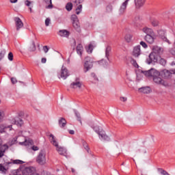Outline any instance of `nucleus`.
Listing matches in <instances>:
<instances>
[{
  "mask_svg": "<svg viewBox=\"0 0 175 175\" xmlns=\"http://www.w3.org/2000/svg\"><path fill=\"white\" fill-rule=\"evenodd\" d=\"M49 137H51V143L53 144V146H55V147L57 148V151L59 152L60 155H64V157H66V150L64 147H59L58 142L55 139V137L54 135L51 134L49 135Z\"/></svg>",
  "mask_w": 175,
  "mask_h": 175,
  "instance_id": "nucleus-1",
  "label": "nucleus"
},
{
  "mask_svg": "<svg viewBox=\"0 0 175 175\" xmlns=\"http://www.w3.org/2000/svg\"><path fill=\"white\" fill-rule=\"evenodd\" d=\"M93 129L96 133H97L99 136V138L101 139V140H105V142H109L110 140V137L106 135V133L103 129H100L99 126H96L93 127Z\"/></svg>",
  "mask_w": 175,
  "mask_h": 175,
  "instance_id": "nucleus-2",
  "label": "nucleus"
},
{
  "mask_svg": "<svg viewBox=\"0 0 175 175\" xmlns=\"http://www.w3.org/2000/svg\"><path fill=\"white\" fill-rule=\"evenodd\" d=\"M47 159L46 158V151L41 150L36 157V162L38 165L43 166L46 165Z\"/></svg>",
  "mask_w": 175,
  "mask_h": 175,
  "instance_id": "nucleus-3",
  "label": "nucleus"
},
{
  "mask_svg": "<svg viewBox=\"0 0 175 175\" xmlns=\"http://www.w3.org/2000/svg\"><path fill=\"white\" fill-rule=\"evenodd\" d=\"M161 74L159 73V71H157V74H154L153 75V81L154 83H155L156 84H159V85H163L164 87H167V85H169V83H167V81L162 79V78H161Z\"/></svg>",
  "mask_w": 175,
  "mask_h": 175,
  "instance_id": "nucleus-4",
  "label": "nucleus"
},
{
  "mask_svg": "<svg viewBox=\"0 0 175 175\" xmlns=\"http://www.w3.org/2000/svg\"><path fill=\"white\" fill-rule=\"evenodd\" d=\"M71 21L72 23L73 28L75 29V31H77V32H81V27H80V22L79 21L77 15H72Z\"/></svg>",
  "mask_w": 175,
  "mask_h": 175,
  "instance_id": "nucleus-5",
  "label": "nucleus"
},
{
  "mask_svg": "<svg viewBox=\"0 0 175 175\" xmlns=\"http://www.w3.org/2000/svg\"><path fill=\"white\" fill-rule=\"evenodd\" d=\"M93 62H94L92 61V58L90 57H86L85 58V62L83 64V71L85 73H87L88 70L92 69V67L94 66Z\"/></svg>",
  "mask_w": 175,
  "mask_h": 175,
  "instance_id": "nucleus-6",
  "label": "nucleus"
},
{
  "mask_svg": "<svg viewBox=\"0 0 175 175\" xmlns=\"http://www.w3.org/2000/svg\"><path fill=\"white\" fill-rule=\"evenodd\" d=\"M16 172L14 175H36V169L33 167H28L25 168L21 172Z\"/></svg>",
  "mask_w": 175,
  "mask_h": 175,
  "instance_id": "nucleus-7",
  "label": "nucleus"
},
{
  "mask_svg": "<svg viewBox=\"0 0 175 175\" xmlns=\"http://www.w3.org/2000/svg\"><path fill=\"white\" fill-rule=\"evenodd\" d=\"M158 58H159V55L152 52L149 55V57L146 59V63L150 65L152 62H158Z\"/></svg>",
  "mask_w": 175,
  "mask_h": 175,
  "instance_id": "nucleus-8",
  "label": "nucleus"
},
{
  "mask_svg": "<svg viewBox=\"0 0 175 175\" xmlns=\"http://www.w3.org/2000/svg\"><path fill=\"white\" fill-rule=\"evenodd\" d=\"M83 2H84V0H75L74 1V5L77 6L75 10L76 14H80V13H81V10H83V5L81 3H83Z\"/></svg>",
  "mask_w": 175,
  "mask_h": 175,
  "instance_id": "nucleus-9",
  "label": "nucleus"
},
{
  "mask_svg": "<svg viewBox=\"0 0 175 175\" xmlns=\"http://www.w3.org/2000/svg\"><path fill=\"white\" fill-rule=\"evenodd\" d=\"M9 150V146L6 144H2V139H0V158L5 157V153Z\"/></svg>",
  "mask_w": 175,
  "mask_h": 175,
  "instance_id": "nucleus-10",
  "label": "nucleus"
},
{
  "mask_svg": "<svg viewBox=\"0 0 175 175\" xmlns=\"http://www.w3.org/2000/svg\"><path fill=\"white\" fill-rule=\"evenodd\" d=\"M81 85H83V83H81V81H80V78H76L75 81H73L70 87V88H73L74 90H76L77 88H81Z\"/></svg>",
  "mask_w": 175,
  "mask_h": 175,
  "instance_id": "nucleus-11",
  "label": "nucleus"
},
{
  "mask_svg": "<svg viewBox=\"0 0 175 175\" xmlns=\"http://www.w3.org/2000/svg\"><path fill=\"white\" fill-rule=\"evenodd\" d=\"M142 73H143L146 77H153L154 75H158V70L151 68L146 71L142 70Z\"/></svg>",
  "mask_w": 175,
  "mask_h": 175,
  "instance_id": "nucleus-12",
  "label": "nucleus"
},
{
  "mask_svg": "<svg viewBox=\"0 0 175 175\" xmlns=\"http://www.w3.org/2000/svg\"><path fill=\"white\" fill-rule=\"evenodd\" d=\"M15 22V25L16 27V31H20L23 27H24V23H23V21L18 17H15L14 19Z\"/></svg>",
  "mask_w": 175,
  "mask_h": 175,
  "instance_id": "nucleus-13",
  "label": "nucleus"
},
{
  "mask_svg": "<svg viewBox=\"0 0 175 175\" xmlns=\"http://www.w3.org/2000/svg\"><path fill=\"white\" fill-rule=\"evenodd\" d=\"M155 39H157V36L155 34L153 35H146L144 37V40L147 43L150 44H152L154 43Z\"/></svg>",
  "mask_w": 175,
  "mask_h": 175,
  "instance_id": "nucleus-14",
  "label": "nucleus"
},
{
  "mask_svg": "<svg viewBox=\"0 0 175 175\" xmlns=\"http://www.w3.org/2000/svg\"><path fill=\"white\" fill-rule=\"evenodd\" d=\"M68 76H69V71L68 70V68L62 66L61 72H60V77H62V79L65 80Z\"/></svg>",
  "mask_w": 175,
  "mask_h": 175,
  "instance_id": "nucleus-15",
  "label": "nucleus"
},
{
  "mask_svg": "<svg viewBox=\"0 0 175 175\" xmlns=\"http://www.w3.org/2000/svg\"><path fill=\"white\" fill-rule=\"evenodd\" d=\"M154 54H156L159 56L163 53V49L161 48V46H158L157 45H154L152 46V52Z\"/></svg>",
  "mask_w": 175,
  "mask_h": 175,
  "instance_id": "nucleus-16",
  "label": "nucleus"
},
{
  "mask_svg": "<svg viewBox=\"0 0 175 175\" xmlns=\"http://www.w3.org/2000/svg\"><path fill=\"white\" fill-rule=\"evenodd\" d=\"M158 34L159 36L164 41V42H167V43H168L169 44H170V41H169V40H167V38H166V36L165 35H166V32L164 30H159L158 31Z\"/></svg>",
  "mask_w": 175,
  "mask_h": 175,
  "instance_id": "nucleus-17",
  "label": "nucleus"
},
{
  "mask_svg": "<svg viewBox=\"0 0 175 175\" xmlns=\"http://www.w3.org/2000/svg\"><path fill=\"white\" fill-rule=\"evenodd\" d=\"M129 2V0H126L124 3H122L120 9V14H124V13H125V10H126V6H128Z\"/></svg>",
  "mask_w": 175,
  "mask_h": 175,
  "instance_id": "nucleus-18",
  "label": "nucleus"
},
{
  "mask_svg": "<svg viewBox=\"0 0 175 175\" xmlns=\"http://www.w3.org/2000/svg\"><path fill=\"white\" fill-rule=\"evenodd\" d=\"M12 124H14V125H17V126H23V124H24V122L22 119L18 118V119H12Z\"/></svg>",
  "mask_w": 175,
  "mask_h": 175,
  "instance_id": "nucleus-19",
  "label": "nucleus"
},
{
  "mask_svg": "<svg viewBox=\"0 0 175 175\" xmlns=\"http://www.w3.org/2000/svg\"><path fill=\"white\" fill-rule=\"evenodd\" d=\"M140 54H142V52L140 51V45L135 46L133 51V55L134 57H139Z\"/></svg>",
  "mask_w": 175,
  "mask_h": 175,
  "instance_id": "nucleus-20",
  "label": "nucleus"
},
{
  "mask_svg": "<svg viewBox=\"0 0 175 175\" xmlns=\"http://www.w3.org/2000/svg\"><path fill=\"white\" fill-rule=\"evenodd\" d=\"M142 32L146 33V35H154V30L152 29L145 27L142 29Z\"/></svg>",
  "mask_w": 175,
  "mask_h": 175,
  "instance_id": "nucleus-21",
  "label": "nucleus"
},
{
  "mask_svg": "<svg viewBox=\"0 0 175 175\" xmlns=\"http://www.w3.org/2000/svg\"><path fill=\"white\" fill-rule=\"evenodd\" d=\"M111 53V46H107L105 49V57L108 61H110V54Z\"/></svg>",
  "mask_w": 175,
  "mask_h": 175,
  "instance_id": "nucleus-22",
  "label": "nucleus"
},
{
  "mask_svg": "<svg viewBox=\"0 0 175 175\" xmlns=\"http://www.w3.org/2000/svg\"><path fill=\"white\" fill-rule=\"evenodd\" d=\"M146 3V0H135V7L139 9Z\"/></svg>",
  "mask_w": 175,
  "mask_h": 175,
  "instance_id": "nucleus-23",
  "label": "nucleus"
},
{
  "mask_svg": "<svg viewBox=\"0 0 175 175\" xmlns=\"http://www.w3.org/2000/svg\"><path fill=\"white\" fill-rule=\"evenodd\" d=\"M59 36H62L63 38H68V36L70 35V33H69L68 30L63 29L59 31Z\"/></svg>",
  "mask_w": 175,
  "mask_h": 175,
  "instance_id": "nucleus-24",
  "label": "nucleus"
},
{
  "mask_svg": "<svg viewBox=\"0 0 175 175\" xmlns=\"http://www.w3.org/2000/svg\"><path fill=\"white\" fill-rule=\"evenodd\" d=\"M139 91L143 94H150L151 92V88L150 87L141 88L139 89Z\"/></svg>",
  "mask_w": 175,
  "mask_h": 175,
  "instance_id": "nucleus-25",
  "label": "nucleus"
},
{
  "mask_svg": "<svg viewBox=\"0 0 175 175\" xmlns=\"http://www.w3.org/2000/svg\"><path fill=\"white\" fill-rule=\"evenodd\" d=\"M161 75L165 77V79H169L170 76H172V72L167 70H163L161 72Z\"/></svg>",
  "mask_w": 175,
  "mask_h": 175,
  "instance_id": "nucleus-26",
  "label": "nucleus"
},
{
  "mask_svg": "<svg viewBox=\"0 0 175 175\" xmlns=\"http://www.w3.org/2000/svg\"><path fill=\"white\" fill-rule=\"evenodd\" d=\"M44 1L45 2V3H46V9H53V8H54V5H53V2L51 1V0H44Z\"/></svg>",
  "mask_w": 175,
  "mask_h": 175,
  "instance_id": "nucleus-27",
  "label": "nucleus"
},
{
  "mask_svg": "<svg viewBox=\"0 0 175 175\" xmlns=\"http://www.w3.org/2000/svg\"><path fill=\"white\" fill-rule=\"evenodd\" d=\"M76 49H77V54H79V55H82V54H83V45L81 44H78L77 46Z\"/></svg>",
  "mask_w": 175,
  "mask_h": 175,
  "instance_id": "nucleus-28",
  "label": "nucleus"
},
{
  "mask_svg": "<svg viewBox=\"0 0 175 175\" xmlns=\"http://www.w3.org/2000/svg\"><path fill=\"white\" fill-rule=\"evenodd\" d=\"M59 125L60 128H64L65 125H66V120L64 118H61L59 120Z\"/></svg>",
  "mask_w": 175,
  "mask_h": 175,
  "instance_id": "nucleus-29",
  "label": "nucleus"
},
{
  "mask_svg": "<svg viewBox=\"0 0 175 175\" xmlns=\"http://www.w3.org/2000/svg\"><path fill=\"white\" fill-rule=\"evenodd\" d=\"M132 38H133L132 34H126L124 37V39L127 43H131V42H132Z\"/></svg>",
  "mask_w": 175,
  "mask_h": 175,
  "instance_id": "nucleus-30",
  "label": "nucleus"
},
{
  "mask_svg": "<svg viewBox=\"0 0 175 175\" xmlns=\"http://www.w3.org/2000/svg\"><path fill=\"white\" fill-rule=\"evenodd\" d=\"M66 9L68 10V12H70V10L73 9V4L70 2L67 3L66 5Z\"/></svg>",
  "mask_w": 175,
  "mask_h": 175,
  "instance_id": "nucleus-31",
  "label": "nucleus"
},
{
  "mask_svg": "<svg viewBox=\"0 0 175 175\" xmlns=\"http://www.w3.org/2000/svg\"><path fill=\"white\" fill-rule=\"evenodd\" d=\"M83 146L85 150L87 151V152L88 154H91V150H90V147L88 146V144H87V142H83Z\"/></svg>",
  "mask_w": 175,
  "mask_h": 175,
  "instance_id": "nucleus-32",
  "label": "nucleus"
},
{
  "mask_svg": "<svg viewBox=\"0 0 175 175\" xmlns=\"http://www.w3.org/2000/svg\"><path fill=\"white\" fill-rule=\"evenodd\" d=\"M8 170H6V167L3 166V165L0 164V173H2L3 174H6V172Z\"/></svg>",
  "mask_w": 175,
  "mask_h": 175,
  "instance_id": "nucleus-33",
  "label": "nucleus"
},
{
  "mask_svg": "<svg viewBox=\"0 0 175 175\" xmlns=\"http://www.w3.org/2000/svg\"><path fill=\"white\" fill-rule=\"evenodd\" d=\"M87 50V53H88L89 54H91V53H92V51L94 50V45L92 44H90Z\"/></svg>",
  "mask_w": 175,
  "mask_h": 175,
  "instance_id": "nucleus-34",
  "label": "nucleus"
},
{
  "mask_svg": "<svg viewBox=\"0 0 175 175\" xmlns=\"http://www.w3.org/2000/svg\"><path fill=\"white\" fill-rule=\"evenodd\" d=\"M151 24L152 27H158V25H159V21H158V20L153 19L151 21Z\"/></svg>",
  "mask_w": 175,
  "mask_h": 175,
  "instance_id": "nucleus-35",
  "label": "nucleus"
},
{
  "mask_svg": "<svg viewBox=\"0 0 175 175\" xmlns=\"http://www.w3.org/2000/svg\"><path fill=\"white\" fill-rule=\"evenodd\" d=\"M12 163H14V165H23V163H24V161L19 159H16V160H13Z\"/></svg>",
  "mask_w": 175,
  "mask_h": 175,
  "instance_id": "nucleus-36",
  "label": "nucleus"
},
{
  "mask_svg": "<svg viewBox=\"0 0 175 175\" xmlns=\"http://www.w3.org/2000/svg\"><path fill=\"white\" fill-rule=\"evenodd\" d=\"M6 54V51L3 49L0 51V61L2 60V58L5 57V55Z\"/></svg>",
  "mask_w": 175,
  "mask_h": 175,
  "instance_id": "nucleus-37",
  "label": "nucleus"
},
{
  "mask_svg": "<svg viewBox=\"0 0 175 175\" xmlns=\"http://www.w3.org/2000/svg\"><path fill=\"white\" fill-rule=\"evenodd\" d=\"M131 64H132L135 68H139V64H137V62L135 60V59H131Z\"/></svg>",
  "mask_w": 175,
  "mask_h": 175,
  "instance_id": "nucleus-38",
  "label": "nucleus"
},
{
  "mask_svg": "<svg viewBox=\"0 0 175 175\" xmlns=\"http://www.w3.org/2000/svg\"><path fill=\"white\" fill-rule=\"evenodd\" d=\"M159 64L161 65H163V66H165V65H166V59H163V58H161L159 59Z\"/></svg>",
  "mask_w": 175,
  "mask_h": 175,
  "instance_id": "nucleus-39",
  "label": "nucleus"
},
{
  "mask_svg": "<svg viewBox=\"0 0 175 175\" xmlns=\"http://www.w3.org/2000/svg\"><path fill=\"white\" fill-rule=\"evenodd\" d=\"M36 50V45L35 44V42L33 41L31 47H30V51H35Z\"/></svg>",
  "mask_w": 175,
  "mask_h": 175,
  "instance_id": "nucleus-40",
  "label": "nucleus"
},
{
  "mask_svg": "<svg viewBox=\"0 0 175 175\" xmlns=\"http://www.w3.org/2000/svg\"><path fill=\"white\" fill-rule=\"evenodd\" d=\"M75 116L77 118V120L80 122V124H82V122H81V116H80V113H79L78 112H75Z\"/></svg>",
  "mask_w": 175,
  "mask_h": 175,
  "instance_id": "nucleus-41",
  "label": "nucleus"
},
{
  "mask_svg": "<svg viewBox=\"0 0 175 175\" xmlns=\"http://www.w3.org/2000/svg\"><path fill=\"white\" fill-rule=\"evenodd\" d=\"M91 77L93 79V80H94V81H98V77H96V75H95V73L92 72Z\"/></svg>",
  "mask_w": 175,
  "mask_h": 175,
  "instance_id": "nucleus-42",
  "label": "nucleus"
},
{
  "mask_svg": "<svg viewBox=\"0 0 175 175\" xmlns=\"http://www.w3.org/2000/svg\"><path fill=\"white\" fill-rule=\"evenodd\" d=\"M139 44L141 46H142V47H144V49H147V47H148V45H147V44L146 42H144V41H141Z\"/></svg>",
  "mask_w": 175,
  "mask_h": 175,
  "instance_id": "nucleus-43",
  "label": "nucleus"
},
{
  "mask_svg": "<svg viewBox=\"0 0 175 175\" xmlns=\"http://www.w3.org/2000/svg\"><path fill=\"white\" fill-rule=\"evenodd\" d=\"M13 58H14L13 53L10 52L8 53V59H9V61H13Z\"/></svg>",
  "mask_w": 175,
  "mask_h": 175,
  "instance_id": "nucleus-44",
  "label": "nucleus"
},
{
  "mask_svg": "<svg viewBox=\"0 0 175 175\" xmlns=\"http://www.w3.org/2000/svg\"><path fill=\"white\" fill-rule=\"evenodd\" d=\"M5 128L6 126H4L3 124L0 125V133H3Z\"/></svg>",
  "mask_w": 175,
  "mask_h": 175,
  "instance_id": "nucleus-45",
  "label": "nucleus"
},
{
  "mask_svg": "<svg viewBox=\"0 0 175 175\" xmlns=\"http://www.w3.org/2000/svg\"><path fill=\"white\" fill-rule=\"evenodd\" d=\"M4 116H5V114L3 113V111H0V122L3 119Z\"/></svg>",
  "mask_w": 175,
  "mask_h": 175,
  "instance_id": "nucleus-46",
  "label": "nucleus"
},
{
  "mask_svg": "<svg viewBox=\"0 0 175 175\" xmlns=\"http://www.w3.org/2000/svg\"><path fill=\"white\" fill-rule=\"evenodd\" d=\"M45 25L46 27H49V25H50V18H47L45 20Z\"/></svg>",
  "mask_w": 175,
  "mask_h": 175,
  "instance_id": "nucleus-47",
  "label": "nucleus"
},
{
  "mask_svg": "<svg viewBox=\"0 0 175 175\" xmlns=\"http://www.w3.org/2000/svg\"><path fill=\"white\" fill-rule=\"evenodd\" d=\"M43 51H44V53H47L49 51V47L47 46H44Z\"/></svg>",
  "mask_w": 175,
  "mask_h": 175,
  "instance_id": "nucleus-48",
  "label": "nucleus"
},
{
  "mask_svg": "<svg viewBox=\"0 0 175 175\" xmlns=\"http://www.w3.org/2000/svg\"><path fill=\"white\" fill-rule=\"evenodd\" d=\"M25 4L26 5V6H30L31 5V1H29V0H26L25 1Z\"/></svg>",
  "mask_w": 175,
  "mask_h": 175,
  "instance_id": "nucleus-49",
  "label": "nucleus"
},
{
  "mask_svg": "<svg viewBox=\"0 0 175 175\" xmlns=\"http://www.w3.org/2000/svg\"><path fill=\"white\" fill-rule=\"evenodd\" d=\"M31 149L33 150V151H38V150H39V148L38 146H33Z\"/></svg>",
  "mask_w": 175,
  "mask_h": 175,
  "instance_id": "nucleus-50",
  "label": "nucleus"
},
{
  "mask_svg": "<svg viewBox=\"0 0 175 175\" xmlns=\"http://www.w3.org/2000/svg\"><path fill=\"white\" fill-rule=\"evenodd\" d=\"M11 81L12 84H16V83H17V80L15 78H12Z\"/></svg>",
  "mask_w": 175,
  "mask_h": 175,
  "instance_id": "nucleus-51",
  "label": "nucleus"
},
{
  "mask_svg": "<svg viewBox=\"0 0 175 175\" xmlns=\"http://www.w3.org/2000/svg\"><path fill=\"white\" fill-rule=\"evenodd\" d=\"M120 100L122 102H126L127 98H126V97H120Z\"/></svg>",
  "mask_w": 175,
  "mask_h": 175,
  "instance_id": "nucleus-52",
  "label": "nucleus"
},
{
  "mask_svg": "<svg viewBox=\"0 0 175 175\" xmlns=\"http://www.w3.org/2000/svg\"><path fill=\"white\" fill-rule=\"evenodd\" d=\"M46 61H47V59L44 57L42 58V59H41L42 64H46Z\"/></svg>",
  "mask_w": 175,
  "mask_h": 175,
  "instance_id": "nucleus-53",
  "label": "nucleus"
},
{
  "mask_svg": "<svg viewBox=\"0 0 175 175\" xmlns=\"http://www.w3.org/2000/svg\"><path fill=\"white\" fill-rule=\"evenodd\" d=\"M18 0H10V2L11 3H16V2L18 1Z\"/></svg>",
  "mask_w": 175,
  "mask_h": 175,
  "instance_id": "nucleus-54",
  "label": "nucleus"
},
{
  "mask_svg": "<svg viewBox=\"0 0 175 175\" xmlns=\"http://www.w3.org/2000/svg\"><path fill=\"white\" fill-rule=\"evenodd\" d=\"M69 133H70V135H75V131H73V130H70V131H69Z\"/></svg>",
  "mask_w": 175,
  "mask_h": 175,
  "instance_id": "nucleus-55",
  "label": "nucleus"
},
{
  "mask_svg": "<svg viewBox=\"0 0 175 175\" xmlns=\"http://www.w3.org/2000/svg\"><path fill=\"white\" fill-rule=\"evenodd\" d=\"M29 10H30V13H32V8H29Z\"/></svg>",
  "mask_w": 175,
  "mask_h": 175,
  "instance_id": "nucleus-56",
  "label": "nucleus"
},
{
  "mask_svg": "<svg viewBox=\"0 0 175 175\" xmlns=\"http://www.w3.org/2000/svg\"><path fill=\"white\" fill-rule=\"evenodd\" d=\"M172 72L173 75H175V69L172 70Z\"/></svg>",
  "mask_w": 175,
  "mask_h": 175,
  "instance_id": "nucleus-57",
  "label": "nucleus"
},
{
  "mask_svg": "<svg viewBox=\"0 0 175 175\" xmlns=\"http://www.w3.org/2000/svg\"><path fill=\"white\" fill-rule=\"evenodd\" d=\"M71 172H72V173H75V169L72 168V169H71Z\"/></svg>",
  "mask_w": 175,
  "mask_h": 175,
  "instance_id": "nucleus-58",
  "label": "nucleus"
},
{
  "mask_svg": "<svg viewBox=\"0 0 175 175\" xmlns=\"http://www.w3.org/2000/svg\"><path fill=\"white\" fill-rule=\"evenodd\" d=\"M14 142H17V138H14Z\"/></svg>",
  "mask_w": 175,
  "mask_h": 175,
  "instance_id": "nucleus-59",
  "label": "nucleus"
},
{
  "mask_svg": "<svg viewBox=\"0 0 175 175\" xmlns=\"http://www.w3.org/2000/svg\"><path fill=\"white\" fill-rule=\"evenodd\" d=\"M173 55H175V52H171Z\"/></svg>",
  "mask_w": 175,
  "mask_h": 175,
  "instance_id": "nucleus-60",
  "label": "nucleus"
},
{
  "mask_svg": "<svg viewBox=\"0 0 175 175\" xmlns=\"http://www.w3.org/2000/svg\"><path fill=\"white\" fill-rule=\"evenodd\" d=\"M24 143H25V142H21V144H24Z\"/></svg>",
  "mask_w": 175,
  "mask_h": 175,
  "instance_id": "nucleus-61",
  "label": "nucleus"
}]
</instances>
